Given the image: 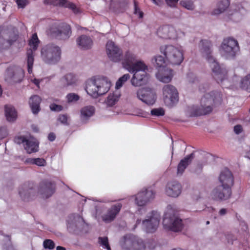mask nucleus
Returning <instances> with one entry per match:
<instances>
[{"mask_svg":"<svg viewBox=\"0 0 250 250\" xmlns=\"http://www.w3.org/2000/svg\"><path fill=\"white\" fill-rule=\"evenodd\" d=\"M111 83L104 77H93L86 82L85 90L94 98L105 94L109 90Z\"/></svg>","mask_w":250,"mask_h":250,"instance_id":"f257e3e1","label":"nucleus"},{"mask_svg":"<svg viewBox=\"0 0 250 250\" xmlns=\"http://www.w3.org/2000/svg\"><path fill=\"white\" fill-rule=\"evenodd\" d=\"M215 93H207L201 99L200 105H192L188 108L190 116L205 115L211 112L215 100Z\"/></svg>","mask_w":250,"mask_h":250,"instance_id":"f03ea898","label":"nucleus"},{"mask_svg":"<svg viewBox=\"0 0 250 250\" xmlns=\"http://www.w3.org/2000/svg\"><path fill=\"white\" fill-rule=\"evenodd\" d=\"M160 51L167 62V64L180 65L184 60L182 50L172 45H164L160 47Z\"/></svg>","mask_w":250,"mask_h":250,"instance_id":"7ed1b4c3","label":"nucleus"},{"mask_svg":"<svg viewBox=\"0 0 250 250\" xmlns=\"http://www.w3.org/2000/svg\"><path fill=\"white\" fill-rule=\"evenodd\" d=\"M221 56L227 60L235 58L240 50L238 41L231 37L225 38L220 48Z\"/></svg>","mask_w":250,"mask_h":250,"instance_id":"20e7f679","label":"nucleus"},{"mask_svg":"<svg viewBox=\"0 0 250 250\" xmlns=\"http://www.w3.org/2000/svg\"><path fill=\"white\" fill-rule=\"evenodd\" d=\"M61 50L55 44H48L41 50V57L43 61L47 64L56 63L61 59Z\"/></svg>","mask_w":250,"mask_h":250,"instance_id":"39448f33","label":"nucleus"},{"mask_svg":"<svg viewBox=\"0 0 250 250\" xmlns=\"http://www.w3.org/2000/svg\"><path fill=\"white\" fill-rule=\"evenodd\" d=\"M135 65L137 67L133 69L134 74L131 80L132 84L135 86L146 84L149 79V75L146 71L147 66L144 63H139Z\"/></svg>","mask_w":250,"mask_h":250,"instance_id":"423d86ee","label":"nucleus"},{"mask_svg":"<svg viewBox=\"0 0 250 250\" xmlns=\"http://www.w3.org/2000/svg\"><path fill=\"white\" fill-rule=\"evenodd\" d=\"M47 34L53 38L59 40H66L71 35V28L70 25L64 23L54 24L49 28Z\"/></svg>","mask_w":250,"mask_h":250,"instance_id":"0eeeda50","label":"nucleus"},{"mask_svg":"<svg viewBox=\"0 0 250 250\" xmlns=\"http://www.w3.org/2000/svg\"><path fill=\"white\" fill-rule=\"evenodd\" d=\"M120 245L124 250H145L146 248L142 240L131 235L124 236Z\"/></svg>","mask_w":250,"mask_h":250,"instance_id":"6e6552de","label":"nucleus"},{"mask_svg":"<svg viewBox=\"0 0 250 250\" xmlns=\"http://www.w3.org/2000/svg\"><path fill=\"white\" fill-rule=\"evenodd\" d=\"M163 223L165 228L175 232L180 231L183 228L182 220L168 212L165 214Z\"/></svg>","mask_w":250,"mask_h":250,"instance_id":"1a4fd4ad","label":"nucleus"},{"mask_svg":"<svg viewBox=\"0 0 250 250\" xmlns=\"http://www.w3.org/2000/svg\"><path fill=\"white\" fill-rule=\"evenodd\" d=\"M39 40L38 38L36 33L32 35V38L29 41V45L32 49L30 48L28 49L26 52V62L27 66V70L29 74L32 73L33 66L34 62V52L37 49L39 43Z\"/></svg>","mask_w":250,"mask_h":250,"instance_id":"9d476101","label":"nucleus"},{"mask_svg":"<svg viewBox=\"0 0 250 250\" xmlns=\"http://www.w3.org/2000/svg\"><path fill=\"white\" fill-rule=\"evenodd\" d=\"M147 218L143 221V228L147 232H154L159 225L160 214L157 211H152L147 215Z\"/></svg>","mask_w":250,"mask_h":250,"instance_id":"9b49d317","label":"nucleus"},{"mask_svg":"<svg viewBox=\"0 0 250 250\" xmlns=\"http://www.w3.org/2000/svg\"><path fill=\"white\" fill-rule=\"evenodd\" d=\"M24 76V70L20 67L12 66L9 67L5 74V80L9 83L21 82Z\"/></svg>","mask_w":250,"mask_h":250,"instance_id":"f8f14e48","label":"nucleus"},{"mask_svg":"<svg viewBox=\"0 0 250 250\" xmlns=\"http://www.w3.org/2000/svg\"><path fill=\"white\" fill-rule=\"evenodd\" d=\"M163 94L165 104L167 106H172L178 101V91L172 85H165L163 87Z\"/></svg>","mask_w":250,"mask_h":250,"instance_id":"ddd939ff","label":"nucleus"},{"mask_svg":"<svg viewBox=\"0 0 250 250\" xmlns=\"http://www.w3.org/2000/svg\"><path fill=\"white\" fill-rule=\"evenodd\" d=\"M85 225L83 218L78 214H72L68 217L67 229L69 232L78 233L83 230Z\"/></svg>","mask_w":250,"mask_h":250,"instance_id":"4468645a","label":"nucleus"},{"mask_svg":"<svg viewBox=\"0 0 250 250\" xmlns=\"http://www.w3.org/2000/svg\"><path fill=\"white\" fill-rule=\"evenodd\" d=\"M137 97L147 105L153 104L156 100V94L154 90L150 87L139 89L136 92Z\"/></svg>","mask_w":250,"mask_h":250,"instance_id":"2eb2a0df","label":"nucleus"},{"mask_svg":"<svg viewBox=\"0 0 250 250\" xmlns=\"http://www.w3.org/2000/svg\"><path fill=\"white\" fill-rule=\"evenodd\" d=\"M18 35L14 30L0 33V49H7L18 39Z\"/></svg>","mask_w":250,"mask_h":250,"instance_id":"dca6fc26","label":"nucleus"},{"mask_svg":"<svg viewBox=\"0 0 250 250\" xmlns=\"http://www.w3.org/2000/svg\"><path fill=\"white\" fill-rule=\"evenodd\" d=\"M155 195L152 189L144 188L135 195V204L138 206H144L154 199Z\"/></svg>","mask_w":250,"mask_h":250,"instance_id":"f3484780","label":"nucleus"},{"mask_svg":"<svg viewBox=\"0 0 250 250\" xmlns=\"http://www.w3.org/2000/svg\"><path fill=\"white\" fill-rule=\"evenodd\" d=\"M106 53L110 61L119 62L123 59L122 49L112 41H108L106 45Z\"/></svg>","mask_w":250,"mask_h":250,"instance_id":"a211bd4d","label":"nucleus"},{"mask_svg":"<svg viewBox=\"0 0 250 250\" xmlns=\"http://www.w3.org/2000/svg\"><path fill=\"white\" fill-rule=\"evenodd\" d=\"M122 64L124 67L130 73H133L136 67V64L139 63H144L142 61H137V56L132 52L126 51L124 55H123Z\"/></svg>","mask_w":250,"mask_h":250,"instance_id":"6ab92c4d","label":"nucleus"},{"mask_svg":"<svg viewBox=\"0 0 250 250\" xmlns=\"http://www.w3.org/2000/svg\"><path fill=\"white\" fill-rule=\"evenodd\" d=\"M199 47L203 57L210 64L217 62L213 56L212 45L210 41L202 40L199 43Z\"/></svg>","mask_w":250,"mask_h":250,"instance_id":"aec40b11","label":"nucleus"},{"mask_svg":"<svg viewBox=\"0 0 250 250\" xmlns=\"http://www.w3.org/2000/svg\"><path fill=\"white\" fill-rule=\"evenodd\" d=\"M231 194V189L222 185L217 186L211 192L212 199L216 201L227 200L230 197Z\"/></svg>","mask_w":250,"mask_h":250,"instance_id":"412c9836","label":"nucleus"},{"mask_svg":"<svg viewBox=\"0 0 250 250\" xmlns=\"http://www.w3.org/2000/svg\"><path fill=\"white\" fill-rule=\"evenodd\" d=\"M36 189L33 184L25 183L21 186L19 189V194L22 200L29 201L35 195Z\"/></svg>","mask_w":250,"mask_h":250,"instance_id":"4be33fe9","label":"nucleus"},{"mask_svg":"<svg viewBox=\"0 0 250 250\" xmlns=\"http://www.w3.org/2000/svg\"><path fill=\"white\" fill-rule=\"evenodd\" d=\"M213 73V78L218 83H222L227 80V70L224 67H221L217 62L210 64Z\"/></svg>","mask_w":250,"mask_h":250,"instance_id":"5701e85b","label":"nucleus"},{"mask_svg":"<svg viewBox=\"0 0 250 250\" xmlns=\"http://www.w3.org/2000/svg\"><path fill=\"white\" fill-rule=\"evenodd\" d=\"M122 208V204L120 203L112 205L106 212L102 216V220L105 223H109L113 221L117 215L119 213Z\"/></svg>","mask_w":250,"mask_h":250,"instance_id":"b1692460","label":"nucleus"},{"mask_svg":"<svg viewBox=\"0 0 250 250\" xmlns=\"http://www.w3.org/2000/svg\"><path fill=\"white\" fill-rule=\"evenodd\" d=\"M218 180L221 185L231 189L234 183V178L231 172L227 168L222 170L219 176Z\"/></svg>","mask_w":250,"mask_h":250,"instance_id":"393cba45","label":"nucleus"},{"mask_svg":"<svg viewBox=\"0 0 250 250\" xmlns=\"http://www.w3.org/2000/svg\"><path fill=\"white\" fill-rule=\"evenodd\" d=\"M55 191V184L48 180L42 181L40 183L39 192L43 198H49Z\"/></svg>","mask_w":250,"mask_h":250,"instance_id":"a878e982","label":"nucleus"},{"mask_svg":"<svg viewBox=\"0 0 250 250\" xmlns=\"http://www.w3.org/2000/svg\"><path fill=\"white\" fill-rule=\"evenodd\" d=\"M182 191V186L177 181L168 182L165 188L166 194L169 197L176 198L179 196Z\"/></svg>","mask_w":250,"mask_h":250,"instance_id":"bb28decb","label":"nucleus"},{"mask_svg":"<svg viewBox=\"0 0 250 250\" xmlns=\"http://www.w3.org/2000/svg\"><path fill=\"white\" fill-rule=\"evenodd\" d=\"M158 35L162 38L174 39L177 37V33L174 28L169 25H165L159 28L158 30Z\"/></svg>","mask_w":250,"mask_h":250,"instance_id":"cd10ccee","label":"nucleus"},{"mask_svg":"<svg viewBox=\"0 0 250 250\" xmlns=\"http://www.w3.org/2000/svg\"><path fill=\"white\" fill-rule=\"evenodd\" d=\"M157 79L161 82L164 83H169L173 76V71L172 69L163 67L160 68L156 74Z\"/></svg>","mask_w":250,"mask_h":250,"instance_id":"c85d7f7f","label":"nucleus"},{"mask_svg":"<svg viewBox=\"0 0 250 250\" xmlns=\"http://www.w3.org/2000/svg\"><path fill=\"white\" fill-rule=\"evenodd\" d=\"M78 78L77 76L71 73L66 74L60 80L61 85L63 87L70 86H74L77 85Z\"/></svg>","mask_w":250,"mask_h":250,"instance_id":"c756f323","label":"nucleus"},{"mask_svg":"<svg viewBox=\"0 0 250 250\" xmlns=\"http://www.w3.org/2000/svg\"><path fill=\"white\" fill-rule=\"evenodd\" d=\"M78 47L83 50L90 49L93 45V41L91 38L85 35L78 37L76 40Z\"/></svg>","mask_w":250,"mask_h":250,"instance_id":"7c9ffc66","label":"nucleus"},{"mask_svg":"<svg viewBox=\"0 0 250 250\" xmlns=\"http://www.w3.org/2000/svg\"><path fill=\"white\" fill-rule=\"evenodd\" d=\"M194 158V153L193 152L180 161L177 166V173L178 175H182L185 169L191 163Z\"/></svg>","mask_w":250,"mask_h":250,"instance_id":"2f4dec72","label":"nucleus"},{"mask_svg":"<svg viewBox=\"0 0 250 250\" xmlns=\"http://www.w3.org/2000/svg\"><path fill=\"white\" fill-rule=\"evenodd\" d=\"M24 147L28 153H35L39 150V142L34 137H30L26 140Z\"/></svg>","mask_w":250,"mask_h":250,"instance_id":"473e14b6","label":"nucleus"},{"mask_svg":"<svg viewBox=\"0 0 250 250\" xmlns=\"http://www.w3.org/2000/svg\"><path fill=\"white\" fill-rule=\"evenodd\" d=\"M49 2L54 5H59L71 9L74 13H77L79 12L76 6L73 3L67 0H48Z\"/></svg>","mask_w":250,"mask_h":250,"instance_id":"72a5a7b5","label":"nucleus"},{"mask_svg":"<svg viewBox=\"0 0 250 250\" xmlns=\"http://www.w3.org/2000/svg\"><path fill=\"white\" fill-rule=\"evenodd\" d=\"M127 4V0H111L109 8L116 12H123Z\"/></svg>","mask_w":250,"mask_h":250,"instance_id":"f704fd0d","label":"nucleus"},{"mask_svg":"<svg viewBox=\"0 0 250 250\" xmlns=\"http://www.w3.org/2000/svg\"><path fill=\"white\" fill-rule=\"evenodd\" d=\"M41 98L38 95H33L29 99V104L33 114H37L40 111Z\"/></svg>","mask_w":250,"mask_h":250,"instance_id":"c9c22d12","label":"nucleus"},{"mask_svg":"<svg viewBox=\"0 0 250 250\" xmlns=\"http://www.w3.org/2000/svg\"><path fill=\"white\" fill-rule=\"evenodd\" d=\"M95 112V108L91 105L86 106L81 110V119L83 121L87 120Z\"/></svg>","mask_w":250,"mask_h":250,"instance_id":"e433bc0d","label":"nucleus"},{"mask_svg":"<svg viewBox=\"0 0 250 250\" xmlns=\"http://www.w3.org/2000/svg\"><path fill=\"white\" fill-rule=\"evenodd\" d=\"M5 114L7 121L13 122L17 118V112L14 107L11 105L5 106Z\"/></svg>","mask_w":250,"mask_h":250,"instance_id":"4c0bfd02","label":"nucleus"},{"mask_svg":"<svg viewBox=\"0 0 250 250\" xmlns=\"http://www.w3.org/2000/svg\"><path fill=\"white\" fill-rule=\"evenodd\" d=\"M229 5L228 0H222L217 4V8L213 11V15H218L224 12Z\"/></svg>","mask_w":250,"mask_h":250,"instance_id":"58836bf2","label":"nucleus"},{"mask_svg":"<svg viewBox=\"0 0 250 250\" xmlns=\"http://www.w3.org/2000/svg\"><path fill=\"white\" fill-rule=\"evenodd\" d=\"M239 86L242 89L250 93V73L241 79Z\"/></svg>","mask_w":250,"mask_h":250,"instance_id":"ea45409f","label":"nucleus"},{"mask_svg":"<svg viewBox=\"0 0 250 250\" xmlns=\"http://www.w3.org/2000/svg\"><path fill=\"white\" fill-rule=\"evenodd\" d=\"M119 96L117 94L114 93H110L107 97L105 103L107 105L112 106L114 105L118 101Z\"/></svg>","mask_w":250,"mask_h":250,"instance_id":"a19ab883","label":"nucleus"},{"mask_svg":"<svg viewBox=\"0 0 250 250\" xmlns=\"http://www.w3.org/2000/svg\"><path fill=\"white\" fill-rule=\"evenodd\" d=\"M152 62L154 64H155L157 67H160L162 66L165 63L167 64V62L166 61L165 58H164L161 55L156 56L153 57L152 59Z\"/></svg>","mask_w":250,"mask_h":250,"instance_id":"79ce46f5","label":"nucleus"},{"mask_svg":"<svg viewBox=\"0 0 250 250\" xmlns=\"http://www.w3.org/2000/svg\"><path fill=\"white\" fill-rule=\"evenodd\" d=\"M98 242L103 249H106L107 250H111L107 237H99L98 238Z\"/></svg>","mask_w":250,"mask_h":250,"instance_id":"37998d69","label":"nucleus"},{"mask_svg":"<svg viewBox=\"0 0 250 250\" xmlns=\"http://www.w3.org/2000/svg\"><path fill=\"white\" fill-rule=\"evenodd\" d=\"M180 4L189 10H193L195 8L193 2L190 0H183L180 1Z\"/></svg>","mask_w":250,"mask_h":250,"instance_id":"c03bdc74","label":"nucleus"},{"mask_svg":"<svg viewBox=\"0 0 250 250\" xmlns=\"http://www.w3.org/2000/svg\"><path fill=\"white\" fill-rule=\"evenodd\" d=\"M130 78L128 74H124L120 78L116 83V88L119 89L122 86L123 84Z\"/></svg>","mask_w":250,"mask_h":250,"instance_id":"a18cd8bd","label":"nucleus"},{"mask_svg":"<svg viewBox=\"0 0 250 250\" xmlns=\"http://www.w3.org/2000/svg\"><path fill=\"white\" fill-rule=\"evenodd\" d=\"M66 98L68 103H74L80 100V96L74 93H70L66 95Z\"/></svg>","mask_w":250,"mask_h":250,"instance_id":"49530a36","label":"nucleus"},{"mask_svg":"<svg viewBox=\"0 0 250 250\" xmlns=\"http://www.w3.org/2000/svg\"><path fill=\"white\" fill-rule=\"evenodd\" d=\"M151 115L155 116H162L165 115V110L162 108H154L151 110Z\"/></svg>","mask_w":250,"mask_h":250,"instance_id":"de8ad7c7","label":"nucleus"},{"mask_svg":"<svg viewBox=\"0 0 250 250\" xmlns=\"http://www.w3.org/2000/svg\"><path fill=\"white\" fill-rule=\"evenodd\" d=\"M43 246L45 249L52 250L55 247V244L52 240L46 239L43 242Z\"/></svg>","mask_w":250,"mask_h":250,"instance_id":"09e8293b","label":"nucleus"},{"mask_svg":"<svg viewBox=\"0 0 250 250\" xmlns=\"http://www.w3.org/2000/svg\"><path fill=\"white\" fill-rule=\"evenodd\" d=\"M134 14H135L136 15L138 16L139 18H142L143 17L144 13L142 11H141V10L138 6L136 1H134Z\"/></svg>","mask_w":250,"mask_h":250,"instance_id":"8fccbe9b","label":"nucleus"},{"mask_svg":"<svg viewBox=\"0 0 250 250\" xmlns=\"http://www.w3.org/2000/svg\"><path fill=\"white\" fill-rule=\"evenodd\" d=\"M49 107L51 110L56 112H59L62 110L63 109L62 106L55 104H50Z\"/></svg>","mask_w":250,"mask_h":250,"instance_id":"3c124183","label":"nucleus"},{"mask_svg":"<svg viewBox=\"0 0 250 250\" xmlns=\"http://www.w3.org/2000/svg\"><path fill=\"white\" fill-rule=\"evenodd\" d=\"M28 138L24 136H19L15 138V142L18 144H23V145L26 143Z\"/></svg>","mask_w":250,"mask_h":250,"instance_id":"603ef678","label":"nucleus"},{"mask_svg":"<svg viewBox=\"0 0 250 250\" xmlns=\"http://www.w3.org/2000/svg\"><path fill=\"white\" fill-rule=\"evenodd\" d=\"M16 3L19 8H24L28 3L29 1L27 0H16Z\"/></svg>","mask_w":250,"mask_h":250,"instance_id":"864d4df0","label":"nucleus"},{"mask_svg":"<svg viewBox=\"0 0 250 250\" xmlns=\"http://www.w3.org/2000/svg\"><path fill=\"white\" fill-rule=\"evenodd\" d=\"M39 167H43L46 165V161L43 158H35V164Z\"/></svg>","mask_w":250,"mask_h":250,"instance_id":"5fc2aeb1","label":"nucleus"},{"mask_svg":"<svg viewBox=\"0 0 250 250\" xmlns=\"http://www.w3.org/2000/svg\"><path fill=\"white\" fill-rule=\"evenodd\" d=\"M67 119H68V118H67V116L66 115L62 114V115H59L58 120L61 123H62L64 125H68Z\"/></svg>","mask_w":250,"mask_h":250,"instance_id":"6e6d98bb","label":"nucleus"},{"mask_svg":"<svg viewBox=\"0 0 250 250\" xmlns=\"http://www.w3.org/2000/svg\"><path fill=\"white\" fill-rule=\"evenodd\" d=\"M179 0H165L166 3L169 7L171 8L176 7Z\"/></svg>","mask_w":250,"mask_h":250,"instance_id":"4d7b16f0","label":"nucleus"},{"mask_svg":"<svg viewBox=\"0 0 250 250\" xmlns=\"http://www.w3.org/2000/svg\"><path fill=\"white\" fill-rule=\"evenodd\" d=\"M234 131L236 134H239L242 131V126L241 125H236L234 127Z\"/></svg>","mask_w":250,"mask_h":250,"instance_id":"13d9d810","label":"nucleus"},{"mask_svg":"<svg viewBox=\"0 0 250 250\" xmlns=\"http://www.w3.org/2000/svg\"><path fill=\"white\" fill-rule=\"evenodd\" d=\"M55 139H56V135L54 133L51 132L48 134V139L49 141L52 142V141H54L55 140Z\"/></svg>","mask_w":250,"mask_h":250,"instance_id":"bf43d9fd","label":"nucleus"},{"mask_svg":"<svg viewBox=\"0 0 250 250\" xmlns=\"http://www.w3.org/2000/svg\"><path fill=\"white\" fill-rule=\"evenodd\" d=\"M148 115V113L140 110L138 112L137 115L142 117H146Z\"/></svg>","mask_w":250,"mask_h":250,"instance_id":"052dcab7","label":"nucleus"},{"mask_svg":"<svg viewBox=\"0 0 250 250\" xmlns=\"http://www.w3.org/2000/svg\"><path fill=\"white\" fill-rule=\"evenodd\" d=\"M35 158H27L25 160V163L28 164H35Z\"/></svg>","mask_w":250,"mask_h":250,"instance_id":"680f3d73","label":"nucleus"},{"mask_svg":"<svg viewBox=\"0 0 250 250\" xmlns=\"http://www.w3.org/2000/svg\"><path fill=\"white\" fill-rule=\"evenodd\" d=\"M227 212V209L226 208H222L219 211V214L220 215H224L226 214Z\"/></svg>","mask_w":250,"mask_h":250,"instance_id":"e2e57ef3","label":"nucleus"},{"mask_svg":"<svg viewBox=\"0 0 250 250\" xmlns=\"http://www.w3.org/2000/svg\"><path fill=\"white\" fill-rule=\"evenodd\" d=\"M239 13L238 12H235L232 15L231 19L233 20H235V18L238 17Z\"/></svg>","mask_w":250,"mask_h":250,"instance_id":"0e129e2a","label":"nucleus"},{"mask_svg":"<svg viewBox=\"0 0 250 250\" xmlns=\"http://www.w3.org/2000/svg\"><path fill=\"white\" fill-rule=\"evenodd\" d=\"M32 128L33 129V130L35 131V132H38L39 131V129H38V128L37 126H36V125H32Z\"/></svg>","mask_w":250,"mask_h":250,"instance_id":"69168bd1","label":"nucleus"},{"mask_svg":"<svg viewBox=\"0 0 250 250\" xmlns=\"http://www.w3.org/2000/svg\"><path fill=\"white\" fill-rule=\"evenodd\" d=\"M33 82L36 85L38 86L39 85L40 81L39 80L35 79L33 80Z\"/></svg>","mask_w":250,"mask_h":250,"instance_id":"338daca9","label":"nucleus"},{"mask_svg":"<svg viewBox=\"0 0 250 250\" xmlns=\"http://www.w3.org/2000/svg\"><path fill=\"white\" fill-rule=\"evenodd\" d=\"M57 250H66V249L62 246H58L56 248Z\"/></svg>","mask_w":250,"mask_h":250,"instance_id":"774afa93","label":"nucleus"}]
</instances>
